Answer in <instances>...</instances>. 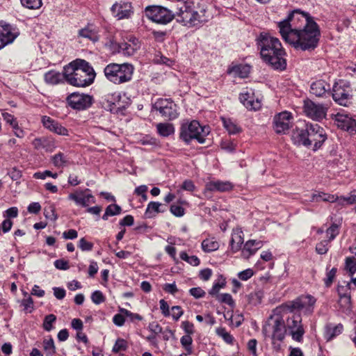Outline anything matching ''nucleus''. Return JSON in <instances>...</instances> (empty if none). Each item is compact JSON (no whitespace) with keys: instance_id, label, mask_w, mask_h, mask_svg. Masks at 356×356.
<instances>
[{"instance_id":"nucleus-12","label":"nucleus","mask_w":356,"mask_h":356,"mask_svg":"<svg viewBox=\"0 0 356 356\" xmlns=\"http://www.w3.org/2000/svg\"><path fill=\"white\" fill-rule=\"evenodd\" d=\"M145 13L148 19L162 24H166L176 17V13L172 14L170 10L159 6H147Z\"/></svg>"},{"instance_id":"nucleus-35","label":"nucleus","mask_w":356,"mask_h":356,"mask_svg":"<svg viewBox=\"0 0 356 356\" xmlns=\"http://www.w3.org/2000/svg\"><path fill=\"white\" fill-rule=\"evenodd\" d=\"M161 204L159 203V202H150L147 207V209H146V211H145V216L147 218H152L154 216V214H152V212H155V213H163L165 211V210L163 209H160V207H161Z\"/></svg>"},{"instance_id":"nucleus-59","label":"nucleus","mask_w":356,"mask_h":356,"mask_svg":"<svg viewBox=\"0 0 356 356\" xmlns=\"http://www.w3.org/2000/svg\"><path fill=\"white\" fill-rule=\"evenodd\" d=\"M91 299L95 304H100L105 300V297L100 291H95L91 296Z\"/></svg>"},{"instance_id":"nucleus-7","label":"nucleus","mask_w":356,"mask_h":356,"mask_svg":"<svg viewBox=\"0 0 356 356\" xmlns=\"http://www.w3.org/2000/svg\"><path fill=\"white\" fill-rule=\"evenodd\" d=\"M274 316H271L265 325L263 327L262 333L265 337H270L271 339L282 341L286 333V323L282 315L287 314L282 312L280 314H276L273 310Z\"/></svg>"},{"instance_id":"nucleus-44","label":"nucleus","mask_w":356,"mask_h":356,"mask_svg":"<svg viewBox=\"0 0 356 356\" xmlns=\"http://www.w3.org/2000/svg\"><path fill=\"white\" fill-rule=\"evenodd\" d=\"M52 162L56 167L60 168L65 165L67 161L64 154L59 152L52 157Z\"/></svg>"},{"instance_id":"nucleus-37","label":"nucleus","mask_w":356,"mask_h":356,"mask_svg":"<svg viewBox=\"0 0 356 356\" xmlns=\"http://www.w3.org/2000/svg\"><path fill=\"white\" fill-rule=\"evenodd\" d=\"M218 291H211L210 293L211 296H216L218 301L227 304L229 306H234V302L231 296L228 293L219 294Z\"/></svg>"},{"instance_id":"nucleus-1","label":"nucleus","mask_w":356,"mask_h":356,"mask_svg":"<svg viewBox=\"0 0 356 356\" xmlns=\"http://www.w3.org/2000/svg\"><path fill=\"white\" fill-rule=\"evenodd\" d=\"M263 61L274 70L282 71L286 67L285 51L279 39L261 33L256 39Z\"/></svg>"},{"instance_id":"nucleus-14","label":"nucleus","mask_w":356,"mask_h":356,"mask_svg":"<svg viewBox=\"0 0 356 356\" xmlns=\"http://www.w3.org/2000/svg\"><path fill=\"white\" fill-rule=\"evenodd\" d=\"M67 101L73 109L84 110L91 106L92 97L89 95L74 92L67 97Z\"/></svg>"},{"instance_id":"nucleus-61","label":"nucleus","mask_w":356,"mask_h":356,"mask_svg":"<svg viewBox=\"0 0 356 356\" xmlns=\"http://www.w3.org/2000/svg\"><path fill=\"white\" fill-rule=\"evenodd\" d=\"M127 343L124 339H118L113 347V352L118 353L126 349Z\"/></svg>"},{"instance_id":"nucleus-5","label":"nucleus","mask_w":356,"mask_h":356,"mask_svg":"<svg viewBox=\"0 0 356 356\" xmlns=\"http://www.w3.org/2000/svg\"><path fill=\"white\" fill-rule=\"evenodd\" d=\"M312 22L314 21L308 13L300 10H294L286 19L278 23V27L282 37L285 38L284 32L282 31L284 28H289V30H284L286 34H289L291 32H296L302 29V26H307Z\"/></svg>"},{"instance_id":"nucleus-57","label":"nucleus","mask_w":356,"mask_h":356,"mask_svg":"<svg viewBox=\"0 0 356 356\" xmlns=\"http://www.w3.org/2000/svg\"><path fill=\"white\" fill-rule=\"evenodd\" d=\"M121 211V207L115 204H110L106 209V214H109L111 216L120 214Z\"/></svg>"},{"instance_id":"nucleus-25","label":"nucleus","mask_w":356,"mask_h":356,"mask_svg":"<svg viewBox=\"0 0 356 356\" xmlns=\"http://www.w3.org/2000/svg\"><path fill=\"white\" fill-rule=\"evenodd\" d=\"M241 102L250 110H259L261 104V102L257 99L256 100L253 99V97L248 92L241 93L239 97Z\"/></svg>"},{"instance_id":"nucleus-3","label":"nucleus","mask_w":356,"mask_h":356,"mask_svg":"<svg viewBox=\"0 0 356 356\" xmlns=\"http://www.w3.org/2000/svg\"><path fill=\"white\" fill-rule=\"evenodd\" d=\"M291 138L294 143L306 147L313 146V150L316 151L327 140V136L319 124L307 123L303 127H296L292 132Z\"/></svg>"},{"instance_id":"nucleus-11","label":"nucleus","mask_w":356,"mask_h":356,"mask_svg":"<svg viewBox=\"0 0 356 356\" xmlns=\"http://www.w3.org/2000/svg\"><path fill=\"white\" fill-rule=\"evenodd\" d=\"M288 314L285 323L286 333L291 337L293 340L300 343L303 341V336L305 333L302 323V317L300 314L296 312Z\"/></svg>"},{"instance_id":"nucleus-31","label":"nucleus","mask_w":356,"mask_h":356,"mask_svg":"<svg viewBox=\"0 0 356 356\" xmlns=\"http://www.w3.org/2000/svg\"><path fill=\"white\" fill-rule=\"evenodd\" d=\"M62 76L60 73L51 70L44 74V80L49 84L56 85L60 83L62 80Z\"/></svg>"},{"instance_id":"nucleus-27","label":"nucleus","mask_w":356,"mask_h":356,"mask_svg":"<svg viewBox=\"0 0 356 356\" xmlns=\"http://www.w3.org/2000/svg\"><path fill=\"white\" fill-rule=\"evenodd\" d=\"M262 245V242L260 241L256 240H249L248 241L243 247L242 250V254L244 257L248 258L251 255L254 254L258 249H259Z\"/></svg>"},{"instance_id":"nucleus-52","label":"nucleus","mask_w":356,"mask_h":356,"mask_svg":"<svg viewBox=\"0 0 356 356\" xmlns=\"http://www.w3.org/2000/svg\"><path fill=\"white\" fill-rule=\"evenodd\" d=\"M104 99L107 102L108 106L111 107L112 105L115 104L117 102L120 101V94L115 92L113 94H108L105 95ZM109 108L111 110V108Z\"/></svg>"},{"instance_id":"nucleus-62","label":"nucleus","mask_w":356,"mask_h":356,"mask_svg":"<svg viewBox=\"0 0 356 356\" xmlns=\"http://www.w3.org/2000/svg\"><path fill=\"white\" fill-rule=\"evenodd\" d=\"M337 268H332L327 274V278L325 280V284L326 287H330V284L332 283L334 278L336 275Z\"/></svg>"},{"instance_id":"nucleus-2","label":"nucleus","mask_w":356,"mask_h":356,"mask_svg":"<svg viewBox=\"0 0 356 356\" xmlns=\"http://www.w3.org/2000/svg\"><path fill=\"white\" fill-rule=\"evenodd\" d=\"M63 76L73 86L86 87L94 81L95 72L88 62L76 59L64 67Z\"/></svg>"},{"instance_id":"nucleus-58","label":"nucleus","mask_w":356,"mask_h":356,"mask_svg":"<svg viewBox=\"0 0 356 356\" xmlns=\"http://www.w3.org/2000/svg\"><path fill=\"white\" fill-rule=\"evenodd\" d=\"M79 248L82 251H90L92 250L93 243L86 241L85 238H81L79 240Z\"/></svg>"},{"instance_id":"nucleus-28","label":"nucleus","mask_w":356,"mask_h":356,"mask_svg":"<svg viewBox=\"0 0 356 356\" xmlns=\"http://www.w3.org/2000/svg\"><path fill=\"white\" fill-rule=\"evenodd\" d=\"M350 95L343 88L334 86L333 88L332 97L340 105L346 106Z\"/></svg>"},{"instance_id":"nucleus-60","label":"nucleus","mask_w":356,"mask_h":356,"mask_svg":"<svg viewBox=\"0 0 356 356\" xmlns=\"http://www.w3.org/2000/svg\"><path fill=\"white\" fill-rule=\"evenodd\" d=\"M170 211L177 217H181L184 215V209L179 205L172 204L170 206Z\"/></svg>"},{"instance_id":"nucleus-63","label":"nucleus","mask_w":356,"mask_h":356,"mask_svg":"<svg viewBox=\"0 0 356 356\" xmlns=\"http://www.w3.org/2000/svg\"><path fill=\"white\" fill-rule=\"evenodd\" d=\"M212 275V270L210 268H204L200 271L199 277L204 281H207Z\"/></svg>"},{"instance_id":"nucleus-42","label":"nucleus","mask_w":356,"mask_h":356,"mask_svg":"<svg viewBox=\"0 0 356 356\" xmlns=\"http://www.w3.org/2000/svg\"><path fill=\"white\" fill-rule=\"evenodd\" d=\"M179 256L181 259L186 261L187 263L193 266H197L200 264V259L196 256H188L186 252H180Z\"/></svg>"},{"instance_id":"nucleus-56","label":"nucleus","mask_w":356,"mask_h":356,"mask_svg":"<svg viewBox=\"0 0 356 356\" xmlns=\"http://www.w3.org/2000/svg\"><path fill=\"white\" fill-rule=\"evenodd\" d=\"M346 203L347 204H353L356 202V193L353 192L350 194V196L345 197H339V204L343 205L344 203Z\"/></svg>"},{"instance_id":"nucleus-26","label":"nucleus","mask_w":356,"mask_h":356,"mask_svg":"<svg viewBox=\"0 0 356 356\" xmlns=\"http://www.w3.org/2000/svg\"><path fill=\"white\" fill-rule=\"evenodd\" d=\"M330 90V84L323 80H318L313 82L310 86V92L316 97H323L326 92Z\"/></svg>"},{"instance_id":"nucleus-18","label":"nucleus","mask_w":356,"mask_h":356,"mask_svg":"<svg viewBox=\"0 0 356 356\" xmlns=\"http://www.w3.org/2000/svg\"><path fill=\"white\" fill-rule=\"evenodd\" d=\"M19 33L10 24L0 22V39H3L5 46L12 43Z\"/></svg>"},{"instance_id":"nucleus-29","label":"nucleus","mask_w":356,"mask_h":356,"mask_svg":"<svg viewBox=\"0 0 356 356\" xmlns=\"http://www.w3.org/2000/svg\"><path fill=\"white\" fill-rule=\"evenodd\" d=\"M343 325L341 324H338L334 326L327 325L325 328V339L327 341H330L334 339L335 337L338 336L342 332Z\"/></svg>"},{"instance_id":"nucleus-48","label":"nucleus","mask_w":356,"mask_h":356,"mask_svg":"<svg viewBox=\"0 0 356 356\" xmlns=\"http://www.w3.org/2000/svg\"><path fill=\"white\" fill-rule=\"evenodd\" d=\"M326 233L329 236V238L327 240L329 241H332L339 234V225L336 223H333L329 228L327 229Z\"/></svg>"},{"instance_id":"nucleus-36","label":"nucleus","mask_w":356,"mask_h":356,"mask_svg":"<svg viewBox=\"0 0 356 356\" xmlns=\"http://www.w3.org/2000/svg\"><path fill=\"white\" fill-rule=\"evenodd\" d=\"M223 125L230 134H236L241 131V128L230 119L222 118Z\"/></svg>"},{"instance_id":"nucleus-51","label":"nucleus","mask_w":356,"mask_h":356,"mask_svg":"<svg viewBox=\"0 0 356 356\" xmlns=\"http://www.w3.org/2000/svg\"><path fill=\"white\" fill-rule=\"evenodd\" d=\"M330 241L324 240L318 243L316 246V251L319 254H325L328 251V244Z\"/></svg>"},{"instance_id":"nucleus-53","label":"nucleus","mask_w":356,"mask_h":356,"mask_svg":"<svg viewBox=\"0 0 356 356\" xmlns=\"http://www.w3.org/2000/svg\"><path fill=\"white\" fill-rule=\"evenodd\" d=\"M226 285V279L222 275H218L215 280L211 289H220Z\"/></svg>"},{"instance_id":"nucleus-21","label":"nucleus","mask_w":356,"mask_h":356,"mask_svg":"<svg viewBox=\"0 0 356 356\" xmlns=\"http://www.w3.org/2000/svg\"><path fill=\"white\" fill-rule=\"evenodd\" d=\"M335 122L338 127L341 129L353 131L356 127V120L348 115L338 113L335 117Z\"/></svg>"},{"instance_id":"nucleus-43","label":"nucleus","mask_w":356,"mask_h":356,"mask_svg":"<svg viewBox=\"0 0 356 356\" xmlns=\"http://www.w3.org/2000/svg\"><path fill=\"white\" fill-rule=\"evenodd\" d=\"M345 268L350 275H353L356 272V259L354 257L346 259Z\"/></svg>"},{"instance_id":"nucleus-54","label":"nucleus","mask_w":356,"mask_h":356,"mask_svg":"<svg viewBox=\"0 0 356 356\" xmlns=\"http://www.w3.org/2000/svg\"><path fill=\"white\" fill-rule=\"evenodd\" d=\"M339 303L342 307H349L350 305V295L349 293L344 292L339 293Z\"/></svg>"},{"instance_id":"nucleus-46","label":"nucleus","mask_w":356,"mask_h":356,"mask_svg":"<svg viewBox=\"0 0 356 356\" xmlns=\"http://www.w3.org/2000/svg\"><path fill=\"white\" fill-rule=\"evenodd\" d=\"M22 5L29 9H38L42 6V0H20Z\"/></svg>"},{"instance_id":"nucleus-55","label":"nucleus","mask_w":356,"mask_h":356,"mask_svg":"<svg viewBox=\"0 0 356 356\" xmlns=\"http://www.w3.org/2000/svg\"><path fill=\"white\" fill-rule=\"evenodd\" d=\"M120 312L124 314L125 320L129 319L131 321H134L136 320H142V317L140 315L137 314H134L127 309H120Z\"/></svg>"},{"instance_id":"nucleus-45","label":"nucleus","mask_w":356,"mask_h":356,"mask_svg":"<svg viewBox=\"0 0 356 356\" xmlns=\"http://www.w3.org/2000/svg\"><path fill=\"white\" fill-rule=\"evenodd\" d=\"M216 334L222 337L223 340L227 343H232L234 341L233 337L226 331L224 327H218L216 329Z\"/></svg>"},{"instance_id":"nucleus-16","label":"nucleus","mask_w":356,"mask_h":356,"mask_svg":"<svg viewBox=\"0 0 356 356\" xmlns=\"http://www.w3.org/2000/svg\"><path fill=\"white\" fill-rule=\"evenodd\" d=\"M291 115L286 111L276 115L273 120V128L277 134H285L290 128Z\"/></svg>"},{"instance_id":"nucleus-32","label":"nucleus","mask_w":356,"mask_h":356,"mask_svg":"<svg viewBox=\"0 0 356 356\" xmlns=\"http://www.w3.org/2000/svg\"><path fill=\"white\" fill-rule=\"evenodd\" d=\"M243 243V238L242 237L241 233H234L230 241L231 250L234 252L238 251L241 248Z\"/></svg>"},{"instance_id":"nucleus-41","label":"nucleus","mask_w":356,"mask_h":356,"mask_svg":"<svg viewBox=\"0 0 356 356\" xmlns=\"http://www.w3.org/2000/svg\"><path fill=\"white\" fill-rule=\"evenodd\" d=\"M262 296V291H253L248 295V301L250 304L257 305L261 302Z\"/></svg>"},{"instance_id":"nucleus-15","label":"nucleus","mask_w":356,"mask_h":356,"mask_svg":"<svg viewBox=\"0 0 356 356\" xmlns=\"http://www.w3.org/2000/svg\"><path fill=\"white\" fill-rule=\"evenodd\" d=\"M303 111L307 117L314 120L319 121L325 118L326 115V108L310 99L304 101Z\"/></svg>"},{"instance_id":"nucleus-8","label":"nucleus","mask_w":356,"mask_h":356,"mask_svg":"<svg viewBox=\"0 0 356 356\" xmlns=\"http://www.w3.org/2000/svg\"><path fill=\"white\" fill-rule=\"evenodd\" d=\"M209 133V127H202L200 123L193 120L190 123L183 124L180 130V138L188 144L193 139L202 144L205 142V137Z\"/></svg>"},{"instance_id":"nucleus-13","label":"nucleus","mask_w":356,"mask_h":356,"mask_svg":"<svg viewBox=\"0 0 356 356\" xmlns=\"http://www.w3.org/2000/svg\"><path fill=\"white\" fill-rule=\"evenodd\" d=\"M153 108L165 120H173L179 115L177 105L170 99H159L153 104Z\"/></svg>"},{"instance_id":"nucleus-17","label":"nucleus","mask_w":356,"mask_h":356,"mask_svg":"<svg viewBox=\"0 0 356 356\" xmlns=\"http://www.w3.org/2000/svg\"><path fill=\"white\" fill-rule=\"evenodd\" d=\"M90 191L88 188L86 190H77L74 193L68 195V199L74 201L76 204L86 207L89 203H95V199L92 194H87Z\"/></svg>"},{"instance_id":"nucleus-9","label":"nucleus","mask_w":356,"mask_h":356,"mask_svg":"<svg viewBox=\"0 0 356 356\" xmlns=\"http://www.w3.org/2000/svg\"><path fill=\"white\" fill-rule=\"evenodd\" d=\"M316 299L311 295H303L293 301L283 304L275 309L276 314H280L282 312L287 313L294 312L295 310H305L306 313L311 314Z\"/></svg>"},{"instance_id":"nucleus-49","label":"nucleus","mask_w":356,"mask_h":356,"mask_svg":"<svg viewBox=\"0 0 356 356\" xmlns=\"http://www.w3.org/2000/svg\"><path fill=\"white\" fill-rule=\"evenodd\" d=\"M43 346L44 350L47 351L48 354L52 355L55 353V346L51 337L44 340Z\"/></svg>"},{"instance_id":"nucleus-22","label":"nucleus","mask_w":356,"mask_h":356,"mask_svg":"<svg viewBox=\"0 0 356 356\" xmlns=\"http://www.w3.org/2000/svg\"><path fill=\"white\" fill-rule=\"evenodd\" d=\"M131 6L130 3H115L111 8V12L113 15L118 18V19H122L128 18L132 13Z\"/></svg>"},{"instance_id":"nucleus-34","label":"nucleus","mask_w":356,"mask_h":356,"mask_svg":"<svg viewBox=\"0 0 356 356\" xmlns=\"http://www.w3.org/2000/svg\"><path fill=\"white\" fill-rule=\"evenodd\" d=\"M219 243L214 238H206L202 243V248L204 252H212L219 248Z\"/></svg>"},{"instance_id":"nucleus-64","label":"nucleus","mask_w":356,"mask_h":356,"mask_svg":"<svg viewBox=\"0 0 356 356\" xmlns=\"http://www.w3.org/2000/svg\"><path fill=\"white\" fill-rule=\"evenodd\" d=\"M182 314L183 312L180 307L174 306L171 308V315L175 320L177 321Z\"/></svg>"},{"instance_id":"nucleus-24","label":"nucleus","mask_w":356,"mask_h":356,"mask_svg":"<svg viewBox=\"0 0 356 356\" xmlns=\"http://www.w3.org/2000/svg\"><path fill=\"white\" fill-rule=\"evenodd\" d=\"M32 145L37 150L44 149L47 152H52L55 147L54 140L45 137L35 138Z\"/></svg>"},{"instance_id":"nucleus-33","label":"nucleus","mask_w":356,"mask_h":356,"mask_svg":"<svg viewBox=\"0 0 356 356\" xmlns=\"http://www.w3.org/2000/svg\"><path fill=\"white\" fill-rule=\"evenodd\" d=\"M137 48L138 46L136 43L122 42L119 44V52L126 56H132L137 50Z\"/></svg>"},{"instance_id":"nucleus-50","label":"nucleus","mask_w":356,"mask_h":356,"mask_svg":"<svg viewBox=\"0 0 356 356\" xmlns=\"http://www.w3.org/2000/svg\"><path fill=\"white\" fill-rule=\"evenodd\" d=\"M181 343L184 347L185 350L188 352V353H191V343H192V338L189 334L184 335L181 338Z\"/></svg>"},{"instance_id":"nucleus-10","label":"nucleus","mask_w":356,"mask_h":356,"mask_svg":"<svg viewBox=\"0 0 356 356\" xmlns=\"http://www.w3.org/2000/svg\"><path fill=\"white\" fill-rule=\"evenodd\" d=\"M206 10L202 8L198 11H195L193 7H189L186 10H179L176 11L177 21L184 26H195L206 22L208 17L205 15Z\"/></svg>"},{"instance_id":"nucleus-40","label":"nucleus","mask_w":356,"mask_h":356,"mask_svg":"<svg viewBox=\"0 0 356 356\" xmlns=\"http://www.w3.org/2000/svg\"><path fill=\"white\" fill-rule=\"evenodd\" d=\"M24 298L21 300V305L24 307V311L26 313H31L33 310V299L29 296L26 298L27 293L24 292Z\"/></svg>"},{"instance_id":"nucleus-6","label":"nucleus","mask_w":356,"mask_h":356,"mask_svg":"<svg viewBox=\"0 0 356 356\" xmlns=\"http://www.w3.org/2000/svg\"><path fill=\"white\" fill-rule=\"evenodd\" d=\"M134 72V67L129 63H110L104 70L106 78L115 84H121L131 80Z\"/></svg>"},{"instance_id":"nucleus-47","label":"nucleus","mask_w":356,"mask_h":356,"mask_svg":"<svg viewBox=\"0 0 356 356\" xmlns=\"http://www.w3.org/2000/svg\"><path fill=\"white\" fill-rule=\"evenodd\" d=\"M44 215L46 218L50 219L51 220L53 221L56 220L58 218V216L56 213V209L53 205H50L44 208Z\"/></svg>"},{"instance_id":"nucleus-20","label":"nucleus","mask_w":356,"mask_h":356,"mask_svg":"<svg viewBox=\"0 0 356 356\" xmlns=\"http://www.w3.org/2000/svg\"><path fill=\"white\" fill-rule=\"evenodd\" d=\"M42 122L43 126L51 131L61 136H68V130L50 117L43 116Z\"/></svg>"},{"instance_id":"nucleus-38","label":"nucleus","mask_w":356,"mask_h":356,"mask_svg":"<svg viewBox=\"0 0 356 356\" xmlns=\"http://www.w3.org/2000/svg\"><path fill=\"white\" fill-rule=\"evenodd\" d=\"M79 35L85 38H88L93 42L98 40V36L95 31L88 29H82L79 31Z\"/></svg>"},{"instance_id":"nucleus-4","label":"nucleus","mask_w":356,"mask_h":356,"mask_svg":"<svg viewBox=\"0 0 356 356\" xmlns=\"http://www.w3.org/2000/svg\"><path fill=\"white\" fill-rule=\"evenodd\" d=\"M289 28H287L289 30ZM286 28L282 29L285 32ZM286 37L282 38L286 42L292 44L296 49L302 51L314 50L318 45L320 37V31L315 22H310L308 26H304L296 32L289 34L284 33Z\"/></svg>"},{"instance_id":"nucleus-19","label":"nucleus","mask_w":356,"mask_h":356,"mask_svg":"<svg viewBox=\"0 0 356 356\" xmlns=\"http://www.w3.org/2000/svg\"><path fill=\"white\" fill-rule=\"evenodd\" d=\"M19 33L10 24L0 22V39H3L5 46L12 43Z\"/></svg>"},{"instance_id":"nucleus-23","label":"nucleus","mask_w":356,"mask_h":356,"mask_svg":"<svg viewBox=\"0 0 356 356\" xmlns=\"http://www.w3.org/2000/svg\"><path fill=\"white\" fill-rule=\"evenodd\" d=\"M234 185L229 181H211L205 186L207 191L227 192L233 189Z\"/></svg>"},{"instance_id":"nucleus-39","label":"nucleus","mask_w":356,"mask_h":356,"mask_svg":"<svg viewBox=\"0 0 356 356\" xmlns=\"http://www.w3.org/2000/svg\"><path fill=\"white\" fill-rule=\"evenodd\" d=\"M56 321V316L54 314H49L47 315L42 323V327L45 331L50 332L53 330L54 326L53 324Z\"/></svg>"},{"instance_id":"nucleus-30","label":"nucleus","mask_w":356,"mask_h":356,"mask_svg":"<svg viewBox=\"0 0 356 356\" xmlns=\"http://www.w3.org/2000/svg\"><path fill=\"white\" fill-rule=\"evenodd\" d=\"M159 134L163 137H168L175 133V127L172 124L161 122L156 124Z\"/></svg>"}]
</instances>
